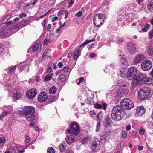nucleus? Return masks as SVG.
<instances>
[{"label": "nucleus", "mask_w": 153, "mask_h": 153, "mask_svg": "<svg viewBox=\"0 0 153 153\" xmlns=\"http://www.w3.org/2000/svg\"><path fill=\"white\" fill-rule=\"evenodd\" d=\"M93 41L94 40L93 39L90 40H86L80 46V47H83L85 46V45H86L87 44Z\"/></svg>", "instance_id": "34"}, {"label": "nucleus", "mask_w": 153, "mask_h": 153, "mask_svg": "<svg viewBox=\"0 0 153 153\" xmlns=\"http://www.w3.org/2000/svg\"><path fill=\"white\" fill-rule=\"evenodd\" d=\"M74 0H71L70 2L69 3V6H68V7H71L72 6V4L74 2Z\"/></svg>", "instance_id": "54"}, {"label": "nucleus", "mask_w": 153, "mask_h": 153, "mask_svg": "<svg viewBox=\"0 0 153 153\" xmlns=\"http://www.w3.org/2000/svg\"><path fill=\"white\" fill-rule=\"evenodd\" d=\"M10 110H5L0 115V120L1 119L4 117L9 113L11 112L12 111L11 108H10Z\"/></svg>", "instance_id": "24"}, {"label": "nucleus", "mask_w": 153, "mask_h": 153, "mask_svg": "<svg viewBox=\"0 0 153 153\" xmlns=\"http://www.w3.org/2000/svg\"><path fill=\"white\" fill-rule=\"evenodd\" d=\"M46 22V20L45 19H44L43 20V21L42 23V25L43 26V27L45 26V24Z\"/></svg>", "instance_id": "63"}, {"label": "nucleus", "mask_w": 153, "mask_h": 153, "mask_svg": "<svg viewBox=\"0 0 153 153\" xmlns=\"http://www.w3.org/2000/svg\"><path fill=\"white\" fill-rule=\"evenodd\" d=\"M147 8L149 11L153 10V2H151L148 4Z\"/></svg>", "instance_id": "37"}, {"label": "nucleus", "mask_w": 153, "mask_h": 153, "mask_svg": "<svg viewBox=\"0 0 153 153\" xmlns=\"http://www.w3.org/2000/svg\"><path fill=\"white\" fill-rule=\"evenodd\" d=\"M22 96V93L19 92H16L13 95V97L16 100L20 98Z\"/></svg>", "instance_id": "28"}, {"label": "nucleus", "mask_w": 153, "mask_h": 153, "mask_svg": "<svg viewBox=\"0 0 153 153\" xmlns=\"http://www.w3.org/2000/svg\"><path fill=\"white\" fill-rule=\"evenodd\" d=\"M133 80L131 82V89L134 91V88L140 85L141 80L139 78L137 77H135L133 79Z\"/></svg>", "instance_id": "9"}, {"label": "nucleus", "mask_w": 153, "mask_h": 153, "mask_svg": "<svg viewBox=\"0 0 153 153\" xmlns=\"http://www.w3.org/2000/svg\"><path fill=\"white\" fill-rule=\"evenodd\" d=\"M148 36L150 39H152L153 37V29L149 31Z\"/></svg>", "instance_id": "42"}, {"label": "nucleus", "mask_w": 153, "mask_h": 153, "mask_svg": "<svg viewBox=\"0 0 153 153\" xmlns=\"http://www.w3.org/2000/svg\"><path fill=\"white\" fill-rule=\"evenodd\" d=\"M62 70L65 73L70 72L71 70V69L70 67L67 66H64Z\"/></svg>", "instance_id": "33"}, {"label": "nucleus", "mask_w": 153, "mask_h": 153, "mask_svg": "<svg viewBox=\"0 0 153 153\" xmlns=\"http://www.w3.org/2000/svg\"><path fill=\"white\" fill-rule=\"evenodd\" d=\"M103 15L101 13L96 15L94 18V23L97 27H100L102 24Z\"/></svg>", "instance_id": "5"}, {"label": "nucleus", "mask_w": 153, "mask_h": 153, "mask_svg": "<svg viewBox=\"0 0 153 153\" xmlns=\"http://www.w3.org/2000/svg\"><path fill=\"white\" fill-rule=\"evenodd\" d=\"M151 92V89L149 87L142 88L139 90L138 97L140 99L144 100L149 96Z\"/></svg>", "instance_id": "2"}, {"label": "nucleus", "mask_w": 153, "mask_h": 153, "mask_svg": "<svg viewBox=\"0 0 153 153\" xmlns=\"http://www.w3.org/2000/svg\"><path fill=\"white\" fill-rule=\"evenodd\" d=\"M116 41L117 43H120L123 41V39L122 38L117 37Z\"/></svg>", "instance_id": "43"}, {"label": "nucleus", "mask_w": 153, "mask_h": 153, "mask_svg": "<svg viewBox=\"0 0 153 153\" xmlns=\"http://www.w3.org/2000/svg\"><path fill=\"white\" fill-rule=\"evenodd\" d=\"M8 148L11 153H17L20 147L17 144L13 143L11 144Z\"/></svg>", "instance_id": "13"}, {"label": "nucleus", "mask_w": 153, "mask_h": 153, "mask_svg": "<svg viewBox=\"0 0 153 153\" xmlns=\"http://www.w3.org/2000/svg\"><path fill=\"white\" fill-rule=\"evenodd\" d=\"M6 142V139L4 137H0V144H3Z\"/></svg>", "instance_id": "41"}, {"label": "nucleus", "mask_w": 153, "mask_h": 153, "mask_svg": "<svg viewBox=\"0 0 153 153\" xmlns=\"http://www.w3.org/2000/svg\"><path fill=\"white\" fill-rule=\"evenodd\" d=\"M138 71L137 68L135 66L130 67L128 71L127 79L131 80L136 76Z\"/></svg>", "instance_id": "4"}, {"label": "nucleus", "mask_w": 153, "mask_h": 153, "mask_svg": "<svg viewBox=\"0 0 153 153\" xmlns=\"http://www.w3.org/2000/svg\"><path fill=\"white\" fill-rule=\"evenodd\" d=\"M26 14L24 13H21L20 15V16L21 18L23 17H26Z\"/></svg>", "instance_id": "61"}, {"label": "nucleus", "mask_w": 153, "mask_h": 153, "mask_svg": "<svg viewBox=\"0 0 153 153\" xmlns=\"http://www.w3.org/2000/svg\"><path fill=\"white\" fill-rule=\"evenodd\" d=\"M37 94V91L35 89H31L26 93V96L29 99H33Z\"/></svg>", "instance_id": "10"}, {"label": "nucleus", "mask_w": 153, "mask_h": 153, "mask_svg": "<svg viewBox=\"0 0 153 153\" xmlns=\"http://www.w3.org/2000/svg\"><path fill=\"white\" fill-rule=\"evenodd\" d=\"M88 141V139L86 138H84L82 142V143L83 144H86Z\"/></svg>", "instance_id": "55"}, {"label": "nucleus", "mask_w": 153, "mask_h": 153, "mask_svg": "<svg viewBox=\"0 0 153 153\" xmlns=\"http://www.w3.org/2000/svg\"><path fill=\"white\" fill-rule=\"evenodd\" d=\"M150 26V25L149 24H146L145 27L142 28V30L144 32H146L148 31V29L149 28Z\"/></svg>", "instance_id": "36"}, {"label": "nucleus", "mask_w": 153, "mask_h": 153, "mask_svg": "<svg viewBox=\"0 0 153 153\" xmlns=\"http://www.w3.org/2000/svg\"><path fill=\"white\" fill-rule=\"evenodd\" d=\"M82 12L81 11H79L75 14V16L76 17H79L82 16Z\"/></svg>", "instance_id": "47"}, {"label": "nucleus", "mask_w": 153, "mask_h": 153, "mask_svg": "<svg viewBox=\"0 0 153 153\" xmlns=\"http://www.w3.org/2000/svg\"><path fill=\"white\" fill-rule=\"evenodd\" d=\"M52 70V69L51 68V67H49L47 70V72L48 73H50Z\"/></svg>", "instance_id": "56"}, {"label": "nucleus", "mask_w": 153, "mask_h": 153, "mask_svg": "<svg viewBox=\"0 0 153 153\" xmlns=\"http://www.w3.org/2000/svg\"><path fill=\"white\" fill-rule=\"evenodd\" d=\"M34 111H35L34 108L33 107L30 106H26L24 107L21 111L19 110L18 112L19 114L20 113L22 114H24L25 115H26L30 113H32V112Z\"/></svg>", "instance_id": "7"}, {"label": "nucleus", "mask_w": 153, "mask_h": 153, "mask_svg": "<svg viewBox=\"0 0 153 153\" xmlns=\"http://www.w3.org/2000/svg\"><path fill=\"white\" fill-rule=\"evenodd\" d=\"M66 145L65 143L60 144L59 146V148L60 151L63 152L66 148Z\"/></svg>", "instance_id": "32"}, {"label": "nucleus", "mask_w": 153, "mask_h": 153, "mask_svg": "<svg viewBox=\"0 0 153 153\" xmlns=\"http://www.w3.org/2000/svg\"><path fill=\"white\" fill-rule=\"evenodd\" d=\"M145 131L143 128H141L139 131V133L141 135H143L145 133Z\"/></svg>", "instance_id": "51"}, {"label": "nucleus", "mask_w": 153, "mask_h": 153, "mask_svg": "<svg viewBox=\"0 0 153 153\" xmlns=\"http://www.w3.org/2000/svg\"><path fill=\"white\" fill-rule=\"evenodd\" d=\"M111 122V120L109 117H106L104 122V125L106 128H107L109 126Z\"/></svg>", "instance_id": "22"}, {"label": "nucleus", "mask_w": 153, "mask_h": 153, "mask_svg": "<svg viewBox=\"0 0 153 153\" xmlns=\"http://www.w3.org/2000/svg\"><path fill=\"white\" fill-rule=\"evenodd\" d=\"M66 76L64 74L60 75L57 79L58 82L60 83H63L66 79Z\"/></svg>", "instance_id": "21"}, {"label": "nucleus", "mask_w": 153, "mask_h": 153, "mask_svg": "<svg viewBox=\"0 0 153 153\" xmlns=\"http://www.w3.org/2000/svg\"><path fill=\"white\" fill-rule=\"evenodd\" d=\"M134 106L133 102L128 98L123 99L120 102V106H116L112 110L111 117L115 121H119L125 115V113L122 108L127 109H131Z\"/></svg>", "instance_id": "1"}, {"label": "nucleus", "mask_w": 153, "mask_h": 153, "mask_svg": "<svg viewBox=\"0 0 153 153\" xmlns=\"http://www.w3.org/2000/svg\"><path fill=\"white\" fill-rule=\"evenodd\" d=\"M48 98L46 93L42 92L39 93L38 97V101L40 102H43L45 101Z\"/></svg>", "instance_id": "11"}, {"label": "nucleus", "mask_w": 153, "mask_h": 153, "mask_svg": "<svg viewBox=\"0 0 153 153\" xmlns=\"http://www.w3.org/2000/svg\"><path fill=\"white\" fill-rule=\"evenodd\" d=\"M108 105L105 102H103L101 104L96 103L94 105L95 108L96 109H100L102 108L105 111Z\"/></svg>", "instance_id": "15"}, {"label": "nucleus", "mask_w": 153, "mask_h": 153, "mask_svg": "<svg viewBox=\"0 0 153 153\" xmlns=\"http://www.w3.org/2000/svg\"><path fill=\"white\" fill-rule=\"evenodd\" d=\"M100 142L97 139L94 140L90 143L89 146L93 151H97L100 149Z\"/></svg>", "instance_id": "8"}, {"label": "nucleus", "mask_w": 153, "mask_h": 153, "mask_svg": "<svg viewBox=\"0 0 153 153\" xmlns=\"http://www.w3.org/2000/svg\"><path fill=\"white\" fill-rule=\"evenodd\" d=\"M145 108L142 106L138 107L136 111V115L137 116H141L143 115L145 113Z\"/></svg>", "instance_id": "17"}, {"label": "nucleus", "mask_w": 153, "mask_h": 153, "mask_svg": "<svg viewBox=\"0 0 153 153\" xmlns=\"http://www.w3.org/2000/svg\"><path fill=\"white\" fill-rule=\"evenodd\" d=\"M11 16L10 15H7V16H5L4 18L7 21L10 18Z\"/></svg>", "instance_id": "57"}, {"label": "nucleus", "mask_w": 153, "mask_h": 153, "mask_svg": "<svg viewBox=\"0 0 153 153\" xmlns=\"http://www.w3.org/2000/svg\"><path fill=\"white\" fill-rule=\"evenodd\" d=\"M16 68V66H14L12 67V68H10L9 69V70L8 71L9 72H13L15 70Z\"/></svg>", "instance_id": "48"}, {"label": "nucleus", "mask_w": 153, "mask_h": 153, "mask_svg": "<svg viewBox=\"0 0 153 153\" xmlns=\"http://www.w3.org/2000/svg\"><path fill=\"white\" fill-rule=\"evenodd\" d=\"M144 55L142 54H137L135 55L133 61L134 65H137L140 63L145 59Z\"/></svg>", "instance_id": "12"}, {"label": "nucleus", "mask_w": 153, "mask_h": 153, "mask_svg": "<svg viewBox=\"0 0 153 153\" xmlns=\"http://www.w3.org/2000/svg\"><path fill=\"white\" fill-rule=\"evenodd\" d=\"M50 42V40L48 39H45L44 42V45H47Z\"/></svg>", "instance_id": "49"}, {"label": "nucleus", "mask_w": 153, "mask_h": 153, "mask_svg": "<svg viewBox=\"0 0 153 153\" xmlns=\"http://www.w3.org/2000/svg\"><path fill=\"white\" fill-rule=\"evenodd\" d=\"M41 45L40 43L35 44L32 48V51L34 52H39L41 50Z\"/></svg>", "instance_id": "20"}, {"label": "nucleus", "mask_w": 153, "mask_h": 153, "mask_svg": "<svg viewBox=\"0 0 153 153\" xmlns=\"http://www.w3.org/2000/svg\"><path fill=\"white\" fill-rule=\"evenodd\" d=\"M120 74L121 77L123 78H126L127 79L128 72L123 69L120 70Z\"/></svg>", "instance_id": "23"}, {"label": "nucleus", "mask_w": 153, "mask_h": 153, "mask_svg": "<svg viewBox=\"0 0 153 153\" xmlns=\"http://www.w3.org/2000/svg\"><path fill=\"white\" fill-rule=\"evenodd\" d=\"M121 139H125L127 136V132L126 131H123L121 133Z\"/></svg>", "instance_id": "40"}, {"label": "nucleus", "mask_w": 153, "mask_h": 153, "mask_svg": "<svg viewBox=\"0 0 153 153\" xmlns=\"http://www.w3.org/2000/svg\"><path fill=\"white\" fill-rule=\"evenodd\" d=\"M58 66L59 68H61L63 66V64L62 62H59L58 63Z\"/></svg>", "instance_id": "58"}, {"label": "nucleus", "mask_w": 153, "mask_h": 153, "mask_svg": "<svg viewBox=\"0 0 153 153\" xmlns=\"http://www.w3.org/2000/svg\"><path fill=\"white\" fill-rule=\"evenodd\" d=\"M131 127L130 125H128L125 127L126 130L127 131H129L131 129Z\"/></svg>", "instance_id": "53"}, {"label": "nucleus", "mask_w": 153, "mask_h": 153, "mask_svg": "<svg viewBox=\"0 0 153 153\" xmlns=\"http://www.w3.org/2000/svg\"><path fill=\"white\" fill-rule=\"evenodd\" d=\"M57 90L56 87L54 86L51 87L49 89V92L51 94H54Z\"/></svg>", "instance_id": "30"}, {"label": "nucleus", "mask_w": 153, "mask_h": 153, "mask_svg": "<svg viewBox=\"0 0 153 153\" xmlns=\"http://www.w3.org/2000/svg\"><path fill=\"white\" fill-rule=\"evenodd\" d=\"M141 66L143 70L147 71L152 68V64L150 60L146 59L143 61L141 63Z\"/></svg>", "instance_id": "6"}, {"label": "nucleus", "mask_w": 153, "mask_h": 153, "mask_svg": "<svg viewBox=\"0 0 153 153\" xmlns=\"http://www.w3.org/2000/svg\"><path fill=\"white\" fill-rule=\"evenodd\" d=\"M100 122L97 123V125H96V128L97 129L95 131L96 132H97L99 131L100 129Z\"/></svg>", "instance_id": "46"}, {"label": "nucleus", "mask_w": 153, "mask_h": 153, "mask_svg": "<svg viewBox=\"0 0 153 153\" xmlns=\"http://www.w3.org/2000/svg\"><path fill=\"white\" fill-rule=\"evenodd\" d=\"M48 153H55V151L54 149L52 147L48 148L47 150Z\"/></svg>", "instance_id": "39"}, {"label": "nucleus", "mask_w": 153, "mask_h": 153, "mask_svg": "<svg viewBox=\"0 0 153 153\" xmlns=\"http://www.w3.org/2000/svg\"><path fill=\"white\" fill-rule=\"evenodd\" d=\"M111 132L110 131H108L105 132V134L107 136H109L111 134Z\"/></svg>", "instance_id": "64"}, {"label": "nucleus", "mask_w": 153, "mask_h": 153, "mask_svg": "<svg viewBox=\"0 0 153 153\" xmlns=\"http://www.w3.org/2000/svg\"><path fill=\"white\" fill-rule=\"evenodd\" d=\"M49 50H47L44 53L42 56V58L44 59H48L50 56Z\"/></svg>", "instance_id": "29"}, {"label": "nucleus", "mask_w": 153, "mask_h": 153, "mask_svg": "<svg viewBox=\"0 0 153 153\" xmlns=\"http://www.w3.org/2000/svg\"><path fill=\"white\" fill-rule=\"evenodd\" d=\"M127 48L130 52L131 53L134 52L136 51V48L134 45H132L130 42H128L127 44Z\"/></svg>", "instance_id": "19"}, {"label": "nucleus", "mask_w": 153, "mask_h": 153, "mask_svg": "<svg viewBox=\"0 0 153 153\" xmlns=\"http://www.w3.org/2000/svg\"><path fill=\"white\" fill-rule=\"evenodd\" d=\"M35 111L32 112V113H30L25 115V117L27 120L31 121L36 120L37 117L35 114Z\"/></svg>", "instance_id": "16"}, {"label": "nucleus", "mask_w": 153, "mask_h": 153, "mask_svg": "<svg viewBox=\"0 0 153 153\" xmlns=\"http://www.w3.org/2000/svg\"><path fill=\"white\" fill-rule=\"evenodd\" d=\"M23 0H15V3L16 4H20Z\"/></svg>", "instance_id": "52"}, {"label": "nucleus", "mask_w": 153, "mask_h": 153, "mask_svg": "<svg viewBox=\"0 0 153 153\" xmlns=\"http://www.w3.org/2000/svg\"><path fill=\"white\" fill-rule=\"evenodd\" d=\"M89 56L91 58H93L95 56V54L93 53H91L90 54Z\"/></svg>", "instance_id": "60"}, {"label": "nucleus", "mask_w": 153, "mask_h": 153, "mask_svg": "<svg viewBox=\"0 0 153 153\" xmlns=\"http://www.w3.org/2000/svg\"><path fill=\"white\" fill-rule=\"evenodd\" d=\"M96 117L97 120L99 121H100L102 119L103 115L102 114L101 111H100V112L96 116Z\"/></svg>", "instance_id": "35"}, {"label": "nucleus", "mask_w": 153, "mask_h": 153, "mask_svg": "<svg viewBox=\"0 0 153 153\" xmlns=\"http://www.w3.org/2000/svg\"><path fill=\"white\" fill-rule=\"evenodd\" d=\"M55 97L53 96H50V97L48 99L49 102H52L55 100Z\"/></svg>", "instance_id": "45"}, {"label": "nucleus", "mask_w": 153, "mask_h": 153, "mask_svg": "<svg viewBox=\"0 0 153 153\" xmlns=\"http://www.w3.org/2000/svg\"><path fill=\"white\" fill-rule=\"evenodd\" d=\"M106 136H102L100 139V141L102 143H105L106 141Z\"/></svg>", "instance_id": "38"}, {"label": "nucleus", "mask_w": 153, "mask_h": 153, "mask_svg": "<svg viewBox=\"0 0 153 153\" xmlns=\"http://www.w3.org/2000/svg\"><path fill=\"white\" fill-rule=\"evenodd\" d=\"M148 53L149 55H152L153 54V49L152 48H149L148 50Z\"/></svg>", "instance_id": "44"}, {"label": "nucleus", "mask_w": 153, "mask_h": 153, "mask_svg": "<svg viewBox=\"0 0 153 153\" xmlns=\"http://www.w3.org/2000/svg\"><path fill=\"white\" fill-rule=\"evenodd\" d=\"M66 140L68 143L70 144L74 141L75 138L73 136L71 135L67 137Z\"/></svg>", "instance_id": "25"}, {"label": "nucleus", "mask_w": 153, "mask_h": 153, "mask_svg": "<svg viewBox=\"0 0 153 153\" xmlns=\"http://www.w3.org/2000/svg\"><path fill=\"white\" fill-rule=\"evenodd\" d=\"M117 92L118 95L120 96L119 94H126L128 92V91L125 85L122 84L121 85H119V87H117Z\"/></svg>", "instance_id": "14"}, {"label": "nucleus", "mask_w": 153, "mask_h": 153, "mask_svg": "<svg viewBox=\"0 0 153 153\" xmlns=\"http://www.w3.org/2000/svg\"><path fill=\"white\" fill-rule=\"evenodd\" d=\"M122 55L119 54V58L120 59V61L121 62L122 65H127V62L126 60V59L124 57H122Z\"/></svg>", "instance_id": "27"}, {"label": "nucleus", "mask_w": 153, "mask_h": 153, "mask_svg": "<svg viewBox=\"0 0 153 153\" xmlns=\"http://www.w3.org/2000/svg\"><path fill=\"white\" fill-rule=\"evenodd\" d=\"M30 139L28 136H26L25 137V143H27L29 142L30 141Z\"/></svg>", "instance_id": "50"}, {"label": "nucleus", "mask_w": 153, "mask_h": 153, "mask_svg": "<svg viewBox=\"0 0 153 153\" xmlns=\"http://www.w3.org/2000/svg\"><path fill=\"white\" fill-rule=\"evenodd\" d=\"M79 126L77 123H72L70 126V129L68 130L67 132L75 135H78L80 133Z\"/></svg>", "instance_id": "3"}, {"label": "nucleus", "mask_w": 153, "mask_h": 153, "mask_svg": "<svg viewBox=\"0 0 153 153\" xmlns=\"http://www.w3.org/2000/svg\"><path fill=\"white\" fill-rule=\"evenodd\" d=\"M58 17L57 16H55L53 17L52 19V21L54 22L58 19Z\"/></svg>", "instance_id": "62"}, {"label": "nucleus", "mask_w": 153, "mask_h": 153, "mask_svg": "<svg viewBox=\"0 0 153 153\" xmlns=\"http://www.w3.org/2000/svg\"><path fill=\"white\" fill-rule=\"evenodd\" d=\"M141 81L146 84H149L152 83V79L150 77L145 76L142 78Z\"/></svg>", "instance_id": "18"}, {"label": "nucleus", "mask_w": 153, "mask_h": 153, "mask_svg": "<svg viewBox=\"0 0 153 153\" xmlns=\"http://www.w3.org/2000/svg\"><path fill=\"white\" fill-rule=\"evenodd\" d=\"M53 73L51 74L50 75H46L44 77V80L45 81H48L50 80L52 76Z\"/></svg>", "instance_id": "31"}, {"label": "nucleus", "mask_w": 153, "mask_h": 153, "mask_svg": "<svg viewBox=\"0 0 153 153\" xmlns=\"http://www.w3.org/2000/svg\"><path fill=\"white\" fill-rule=\"evenodd\" d=\"M89 114L91 116L93 117L94 115H96V113L94 112L90 111V112Z\"/></svg>", "instance_id": "59"}, {"label": "nucleus", "mask_w": 153, "mask_h": 153, "mask_svg": "<svg viewBox=\"0 0 153 153\" xmlns=\"http://www.w3.org/2000/svg\"><path fill=\"white\" fill-rule=\"evenodd\" d=\"M80 49H78L77 51H76L74 54L73 56V58L74 59L76 60L78 58L79 56V53H80Z\"/></svg>", "instance_id": "26"}]
</instances>
